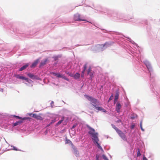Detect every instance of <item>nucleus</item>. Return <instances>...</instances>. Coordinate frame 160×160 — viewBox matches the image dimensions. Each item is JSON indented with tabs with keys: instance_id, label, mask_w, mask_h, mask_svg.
Segmentation results:
<instances>
[{
	"instance_id": "obj_1",
	"label": "nucleus",
	"mask_w": 160,
	"mask_h": 160,
	"mask_svg": "<svg viewBox=\"0 0 160 160\" xmlns=\"http://www.w3.org/2000/svg\"><path fill=\"white\" fill-rule=\"evenodd\" d=\"M84 97L87 98L89 101H90L92 104L93 107L95 108V106H97L96 104L98 102V100L92 97L88 96L87 95H85Z\"/></svg>"
},
{
	"instance_id": "obj_2",
	"label": "nucleus",
	"mask_w": 160,
	"mask_h": 160,
	"mask_svg": "<svg viewBox=\"0 0 160 160\" xmlns=\"http://www.w3.org/2000/svg\"><path fill=\"white\" fill-rule=\"evenodd\" d=\"M73 19L75 21H87L86 19H83L81 15L78 13L74 14Z\"/></svg>"
},
{
	"instance_id": "obj_3",
	"label": "nucleus",
	"mask_w": 160,
	"mask_h": 160,
	"mask_svg": "<svg viewBox=\"0 0 160 160\" xmlns=\"http://www.w3.org/2000/svg\"><path fill=\"white\" fill-rule=\"evenodd\" d=\"M86 126H87V127L90 130V131L88 132V133L89 134H90L91 135H92L93 134H95L97 133V132H95V130L93 128L91 127L88 125H87Z\"/></svg>"
},
{
	"instance_id": "obj_4",
	"label": "nucleus",
	"mask_w": 160,
	"mask_h": 160,
	"mask_svg": "<svg viewBox=\"0 0 160 160\" xmlns=\"http://www.w3.org/2000/svg\"><path fill=\"white\" fill-rule=\"evenodd\" d=\"M98 133L93 134L92 136V139L94 143H95L96 142H98L99 141V139L98 137Z\"/></svg>"
},
{
	"instance_id": "obj_5",
	"label": "nucleus",
	"mask_w": 160,
	"mask_h": 160,
	"mask_svg": "<svg viewBox=\"0 0 160 160\" xmlns=\"http://www.w3.org/2000/svg\"><path fill=\"white\" fill-rule=\"evenodd\" d=\"M48 58L45 59L41 61L39 67H42L45 65L48 62Z\"/></svg>"
},
{
	"instance_id": "obj_6",
	"label": "nucleus",
	"mask_w": 160,
	"mask_h": 160,
	"mask_svg": "<svg viewBox=\"0 0 160 160\" xmlns=\"http://www.w3.org/2000/svg\"><path fill=\"white\" fill-rule=\"evenodd\" d=\"M121 107V106L119 103L118 102L116 105V110L117 112H119Z\"/></svg>"
},
{
	"instance_id": "obj_7",
	"label": "nucleus",
	"mask_w": 160,
	"mask_h": 160,
	"mask_svg": "<svg viewBox=\"0 0 160 160\" xmlns=\"http://www.w3.org/2000/svg\"><path fill=\"white\" fill-rule=\"evenodd\" d=\"M95 108H96V109L100 110L101 111H102L104 112H106V111L103 108H102V107H99L97 106H95Z\"/></svg>"
},
{
	"instance_id": "obj_8",
	"label": "nucleus",
	"mask_w": 160,
	"mask_h": 160,
	"mask_svg": "<svg viewBox=\"0 0 160 160\" xmlns=\"http://www.w3.org/2000/svg\"><path fill=\"white\" fill-rule=\"evenodd\" d=\"M64 119V117H62V118L59 121H58L57 123H56L55 125L56 126H57L59 125L62 122V121H63V120Z\"/></svg>"
},
{
	"instance_id": "obj_9",
	"label": "nucleus",
	"mask_w": 160,
	"mask_h": 160,
	"mask_svg": "<svg viewBox=\"0 0 160 160\" xmlns=\"http://www.w3.org/2000/svg\"><path fill=\"white\" fill-rule=\"evenodd\" d=\"M28 64H26L24 65L19 69V71H22L25 69L28 66Z\"/></svg>"
},
{
	"instance_id": "obj_10",
	"label": "nucleus",
	"mask_w": 160,
	"mask_h": 160,
	"mask_svg": "<svg viewBox=\"0 0 160 160\" xmlns=\"http://www.w3.org/2000/svg\"><path fill=\"white\" fill-rule=\"evenodd\" d=\"M38 60H36L33 63L31 67L32 68H34L38 64Z\"/></svg>"
},
{
	"instance_id": "obj_11",
	"label": "nucleus",
	"mask_w": 160,
	"mask_h": 160,
	"mask_svg": "<svg viewBox=\"0 0 160 160\" xmlns=\"http://www.w3.org/2000/svg\"><path fill=\"white\" fill-rule=\"evenodd\" d=\"M32 115V117H34L38 119H39L41 118L40 116L36 114H32L31 113V116Z\"/></svg>"
},
{
	"instance_id": "obj_12",
	"label": "nucleus",
	"mask_w": 160,
	"mask_h": 160,
	"mask_svg": "<svg viewBox=\"0 0 160 160\" xmlns=\"http://www.w3.org/2000/svg\"><path fill=\"white\" fill-rule=\"evenodd\" d=\"M80 77V74L79 73L77 72L74 76V78L77 79L79 78Z\"/></svg>"
},
{
	"instance_id": "obj_13",
	"label": "nucleus",
	"mask_w": 160,
	"mask_h": 160,
	"mask_svg": "<svg viewBox=\"0 0 160 160\" xmlns=\"http://www.w3.org/2000/svg\"><path fill=\"white\" fill-rule=\"evenodd\" d=\"M120 136L123 139V140H126V137L124 134L123 132L121 135H120Z\"/></svg>"
},
{
	"instance_id": "obj_14",
	"label": "nucleus",
	"mask_w": 160,
	"mask_h": 160,
	"mask_svg": "<svg viewBox=\"0 0 160 160\" xmlns=\"http://www.w3.org/2000/svg\"><path fill=\"white\" fill-rule=\"evenodd\" d=\"M18 78L20 79L25 80L27 81H28V78H26L25 77H23V76H19Z\"/></svg>"
},
{
	"instance_id": "obj_15",
	"label": "nucleus",
	"mask_w": 160,
	"mask_h": 160,
	"mask_svg": "<svg viewBox=\"0 0 160 160\" xmlns=\"http://www.w3.org/2000/svg\"><path fill=\"white\" fill-rule=\"evenodd\" d=\"M22 122V121H18L17 122H16L15 123H13V126H17V125H18L19 124L21 123Z\"/></svg>"
},
{
	"instance_id": "obj_16",
	"label": "nucleus",
	"mask_w": 160,
	"mask_h": 160,
	"mask_svg": "<svg viewBox=\"0 0 160 160\" xmlns=\"http://www.w3.org/2000/svg\"><path fill=\"white\" fill-rule=\"evenodd\" d=\"M95 143L96 144L97 146L100 149H102V148L100 146V145L98 143V142H95Z\"/></svg>"
},
{
	"instance_id": "obj_17",
	"label": "nucleus",
	"mask_w": 160,
	"mask_h": 160,
	"mask_svg": "<svg viewBox=\"0 0 160 160\" xmlns=\"http://www.w3.org/2000/svg\"><path fill=\"white\" fill-rule=\"evenodd\" d=\"M119 92L118 91H117L116 92L115 96V98H116V99H118V97H119Z\"/></svg>"
},
{
	"instance_id": "obj_18",
	"label": "nucleus",
	"mask_w": 160,
	"mask_h": 160,
	"mask_svg": "<svg viewBox=\"0 0 160 160\" xmlns=\"http://www.w3.org/2000/svg\"><path fill=\"white\" fill-rule=\"evenodd\" d=\"M111 126L116 131H117V130H118V129L116 127L115 125L113 124H112Z\"/></svg>"
},
{
	"instance_id": "obj_19",
	"label": "nucleus",
	"mask_w": 160,
	"mask_h": 160,
	"mask_svg": "<svg viewBox=\"0 0 160 160\" xmlns=\"http://www.w3.org/2000/svg\"><path fill=\"white\" fill-rule=\"evenodd\" d=\"M56 120L55 119H54V120H52V122L48 125L47 126L48 127L50 125L54 123L55 122H56Z\"/></svg>"
},
{
	"instance_id": "obj_20",
	"label": "nucleus",
	"mask_w": 160,
	"mask_h": 160,
	"mask_svg": "<svg viewBox=\"0 0 160 160\" xmlns=\"http://www.w3.org/2000/svg\"><path fill=\"white\" fill-rule=\"evenodd\" d=\"M88 74L90 76L91 80H92V78L93 77V74L92 72H90V73H89V74Z\"/></svg>"
},
{
	"instance_id": "obj_21",
	"label": "nucleus",
	"mask_w": 160,
	"mask_h": 160,
	"mask_svg": "<svg viewBox=\"0 0 160 160\" xmlns=\"http://www.w3.org/2000/svg\"><path fill=\"white\" fill-rule=\"evenodd\" d=\"M66 143H70L71 144H72V142L69 139H67L66 142Z\"/></svg>"
},
{
	"instance_id": "obj_22",
	"label": "nucleus",
	"mask_w": 160,
	"mask_h": 160,
	"mask_svg": "<svg viewBox=\"0 0 160 160\" xmlns=\"http://www.w3.org/2000/svg\"><path fill=\"white\" fill-rule=\"evenodd\" d=\"M117 132L118 133V134L119 135H121V134H122L123 132L120 130L119 129H118V130H117Z\"/></svg>"
},
{
	"instance_id": "obj_23",
	"label": "nucleus",
	"mask_w": 160,
	"mask_h": 160,
	"mask_svg": "<svg viewBox=\"0 0 160 160\" xmlns=\"http://www.w3.org/2000/svg\"><path fill=\"white\" fill-rule=\"evenodd\" d=\"M117 132L118 133V134L119 135H121V134H122L123 132L120 130L119 129H118V130H117Z\"/></svg>"
},
{
	"instance_id": "obj_24",
	"label": "nucleus",
	"mask_w": 160,
	"mask_h": 160,
	"mask_svg": "<svg viewBox=\"0 0 160 160\" xmlns=\"http://www.w3.org/2000/svg\"><path fill=\"white\" fill-rule=\"evenodd\" d=\"M108 43H107V42H106L105 43H104V44H102L101 45H99L101 47H104L106 45H107V47L108 46Z\"/></svg>"
},
{
	"instance_id": "obj_25",
	"label": "nucleus",
	"mask_w": 160,
	"mask_h": 160,
	"mask_svg": "<svg viewBox=\"0 0 160 160\" xmlns=\"http://www.w3.org/2000/svg\"><path fill=\"white\" fill-rule=\"evenodd\" d=\"M102 157L105 160H109L108 158L104 155H103Z\"/></svg>"
},
{
	"instance_id": "obj_26",
	"label": "nucleus",
	"mask_w": 160,
	"mask_h": 160,
	"mask_svg": "<svg viewBox=\"0 0 160 160\" xmlns=\"http://www.w3.org/2000/svg\"><path fill=\"white\" fill-rule=\"evenodd\" d=\"M141 153L139 150L138 149L137 152V156L139 157L141 155Z\"/></svg>"
},
{
	"instance_id": "obj_27",
	"label": "nucleus",
	"mask_w": 160,
	"mask_h": 160,
	"mask_svg": "<svg viewBox=\"0 0 160 160\" xmlns=\"http://www.w3.org/2000/svg\"><path fill=\"white\" fill-rule=\"evenodd\" d=\"M56 77L58 78H62V76L60 73H57Z\"/></svg>"
},
{
	"instance_id": "obj_28",
	"label": "nucleus",
	"mask_w": 160,
	"mask_h": 160,
	"mask_svg": "<svg viewBox=\"0 0 160 160\" xmlns=\"http://www.w3.org/2000/svg\"><path fill=\"white\" fill-rule=\"evenodd\" d=\"M87 68V64H85L83 66V70L85 71Z\"/></svg>"
},
{
	"instance_id": "obj_29",
	"label": "nucleus",
	"mask_w": 160,
	"mask_h": 160,
	"mask_svg": "<svg viewBox=\"0 0 160 160\" xmlns=\"http://www.w3.org/2000/svg\"><path fill=\"white\" fill-rule=\"evenodd\" d=\"M53 58L54 59V60L56 61L58 60V56H54L53 57Z\"/></svg>"
},
{
	"instance_id": "obj_30",
	"label": "nucleus",
	"mask_w": 160,
	"mask_h": 160,
	"mask_svg": "<svg viewBox=\"0 0 160 160\" xmlns=\"http://www.w3.org/2000/svg\"><path fill=\"white\" fill-rule=\"evenodd\" d=\"M91 68H89L88 70V74H89V73H90V72H91Z\"/></svg>"
},
{
	"instance_id": "obj_31",
	"label": "nucleus",
	"mask_w": 160,
	"mask_h": 160,
	"mask_svg": "<svg viewBox=\"0 0 160 160\" xmlns=\"http://www.w3.org/2000/svg\"><path fill=\"white\" fill-rule=\"evenodd\" d=\"M113 95L112 94L111 95V96L110 97V98L109 99V100L110 101L113 99Z\"/></svg>"
},
{
	"instance_id": "obj_32",
	"label": "nucleus",
	"mask_w": 160,
	"mask_h": 160,
	"mask_svg": "<svg viewBox=\"0 0 160 160\" xmlns=\"http://www.w3.org/2000/svg\"><path fill=\"white\" fill-rule=\"evenodd\" d=\"M96 160H100L99 159V156L98 155H97L96 156Z\"/></svg>"
},
{
	"instance_id": "obj_33",
	"label": "nucleus",
	"mask_w": 160,
	"mask_h": 160,
	"mask_svg": "<svg viewBox=\"0 0 160 160\" xmlns=\"http://www.w3.org/2000/svg\"><path fill=\"white\" fill-rule=\"evenodd\" d=\"M14 117L16 118H18V119H21V118L20 117H19V116H18L14 115Z\"/></svg>"
},
{
	"instance_id": "obj_34",
	"label": "nucleus",
	"mask_w": 160,
	"mask_h": 160,
	"mask_svg": "<svg viewBox=\"0 0 160 160\" xmlns=\"http://www.w3.org/2000/svg\"><path fill=\"white\" fill-rule=\"evenodd\" d=\"M121 122V120L118 119V120L116 121V123H119Z\"/></svg>"
},
{
	"instance_id": "obj_35",
	"label": "nucleus",
	"mask_w": 160,
	"mask_h": 160,
	"mask_svg": "<svg viewBox=\"0 0 160 160\" xmlns=\"http://www.w3.org/2000/svg\"><path fill=\"white\" fill-rule=\"evenodd\" d=\"M118 99H116L115 98H114V103L115 104L117 102Z\"/></svg>"
},
{
	"instance_id": "obj_36",
	"label": "nucleus",
	"mask_w": 160,
	"mask_h": 160,
	"mask_svg": "<svg viewBox=\"0 0 160 160\" xmlns=\"http://www.w3.org/2000/svg\"><path fill=\"white\" fill-rule=\"evenodd\" d=\"M134 127H135V125L134 124H132L131 127V128L132 129H133L134 128Z\"/></svg>"
},
{
	"instance_id": "obj_37",
	"label": "nucleus",
	"mask_w": 160,
	"mask_h": 160,
	"mask_svg": "<svg viewBox=\"0 0 160 160\" xmlns=\"http://www.w3.org/2000/svg\"><path fill=\"white\" fill-rule=\"evenodd\" d=\"M76 126H77V125H76V124L74 125L72 127V129L74 128Z\"/></svg>"
},
{
	"instance_id": "obj_38",
	"label": "nucleus",
	"mask_w": 160,
	"mask_h": 160,
	"mask_svg": "<svg viewBox=\"0 0 160 160\" xmlns=\"http://www.w3.org/2000/svg\"><path fill=\"white\" fill-rule=\"evenodd\" d=\"M30 77H31V78H33L34 76L33 75L31 74Z\"/></svg>"
},
{
	"instance_id": "obj_39",
	"label": "nucleus",
	"mask_w": 160,
	"mask_h": 160,
	"mask_svg": "<svg viewBox=\"0 0 160 160\" xmlns=\"http://www.w3.org/2000/svg\"><path fill=\"white\" fill-rule=\"evenodd\" d=\"M143 160H148L146 157H144L143 158Z\"/></svg>"
},
{
	"instance_id": "obj_40",
	"label": "nucleus",
	"mask_w": 160,
	"mask_h": 160,
	"mask_svg": "<svg viewBox=\"0 0 160 160\" xmlns=\"http://www.w3.org/2000/svg\"><path fill=\"white\" fill-rule=\"evenodd\" d=\"M62 78H64L65 79V80H67V81H68V79L67 78H66L65 77H62Z\"/></svg>"
},
{
	"instance_id": "obj_41",
	"label": "nucleus",
	"mask_w": 160,
	"mask_h": 160,
	"mask_svg": "<svg viewBox=\"0 0 160 160\" xmlns=\"http://www.w3.org/2000/svg\"><path fill=\"white\" fill-rule=\"evenodd\" d=\"M142 121H141L140 123V127H141L142 126Z\"/></svg>"
},
{
	"instance_id": "obj_42",
	"label": "nucleus",
	"mask_w": 160,
	"mask_h": 160,
	"mask_svg": "<svg viewBox=\"0 0 160 160\" xmlns=\"http://www.w3.org/2000/svg\"><path fill=\"white\" fill-rule=\"evenodd\" d=\"M85 71L83 70L82 71V74H84Z\"/></svg>"
},
{
	"instance_id": "obj_43",
	"label": "nucleus",
	"mask_w": 160,
	"mask_h": 160,
	"mask_svg": "<svg viewBox=\"0 0 160 160\" xmlns=\"http://www.w3.org/2000/svg\"><path fill=\"white\" fill-rule=\"evenodd\" d=\"M53 74L55 76H56L57 75V73H53Z\"/></svg>"
},
{
	"instance_id": "obj_44",
	"label": "nucleus",
	"mask_w": 160,
	"mask_h": 160,
	"mask_svg": "<svg viewBox=\"0 0 160 160\" xmlns=\"http://www.w3.org/2000/svg\"><path fill=\"white\" fill-rule=\"evenodd\" d=\"M141 128V130L143 131H144V130L142 128V126H141V127H140Z\"/></svg>"
},
{
	"instance_id": "obj_45",
	"label": "nucleus",
	"mask_w": 160,
	"mask_h": 160,
	"mask_svg": "<svg viewBox=\"0 0 160 160\" xmlns=\"http://www.w3.org/2000/svg\"><path fill=\"white\" fill-rule=\"evenodd\" d=\"M0 91L3 92V89H1L0 90Z\"/></svg>"
},
{
	"instance_id": "obj_46",
	"label": "nucleus",
	"mask_w": 160,
	"mask_h": 160,
	"mask_svg": "<svg viewBox=\"0 0 160 160\" xmlns=\"http://www.w3.org/2000/svg\"><path fill=\"white\" fill-rule=\"evenodd\" d=\"M81 77H84V74H82L81 75Z\"/></svg>"
}]
</instances>
